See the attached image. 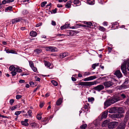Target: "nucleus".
I'll list each match as a JSON object with an SVG mask.
<instances>
[{"mask_svg":"<svg viewBox=\"0 0 129 129\" xmlns=\"http://www.w3.org/2000/svg\"><path fill=\"white\" fill-rule=\"evenodd\" d=\"M118 113L112 115L111 117L113 118H119L123 117L124 116L122 114L124 113V111L123 109L121 107H120L118 110Z\"/></svg>","mask_w":129,"mask_h":129,"instance_id":"nucleus-1","label":"nucleus"},{"mask_svg":"<svg viewBox=\"0 0 129 129\" xmlns=\"http://www.w3.org/2000/svg\"><path fill=\"white\" fill-rule=\"evenodd\" d=\"M96 84V81L89 82H79L78 83V85L88 86L89 87H90L91 86L94 84Z\"/></svg>","mask_w":129,"mask_h":129,"instance_id":"nucleus-2","label":"nucleus"},{"mask_svg":"<svg viewBox=\"0 0 129 129\" xmlns=\"http://www.w3.org/2000/svg\"><path fill=\"white\" fill-rule=\"evenodd\" d=\"M118 122L116 121L112 122L109 123L108 125V127L110 129H113L118 124Z\"/></svg>","mask_w":129,"mask_h":129,"instance_id":"nucleus-3","label":"nucleus"},{"mask_svg":"<svg viewBox=\"0 0 129 129\" xmlns=\"http://www.w3.org/2000/svg\"><path fill=\"white\" fill-rule=\"evenodd\" d=\"M127 63L126 61H124L121 66V69L123 73H125L126 72V65Z\"/></svg>","mask_w":129,"mask_h":129,"instance_id":"nucleus-4","label":"nucleus"},{"mask_svg":"<svg viewBox=\"0 0 129 129\" xmlns=\"http://www.w3.org/2000/svg\"><path fill=\"white\" fill-rule=\"evenodd\" d=\"M114 84L111 81L105 82L103 83V84L105 88H108L112 86Z\"/></svg>","mask_w":129,"mask_h":129,"instance_id":"nucleus-5","label":"nucleus"},{"mask_svg":"<svg viewBox=\"0 0 129 129\" xmlns=\"http://www.w3.org/2000/svg\"><path fill=\"white\" fill-rule=\"evenodd\" d=\"M104 86L102 85H100L95 87L93 89L98 91H100L104 89Z\"/></svg>","mask_w":129,"mask_h":129,"instance_id":"nucleus-6","label":"nucleus"},{"mask_svg":"<svg viewBox=\"0 0 129 129\" xmlns=\"http://www.w3.org/2000/svg\"><path fill=\"white\" fill-rule=\"evenodd\" d=\"M120 98L119 96H117L113 98L110 99L112 104L120 100Z\"/></svg>","mask_w":129,"mask_h":129,"instance_id":"nucleus-7","label":"nucleus"},{"mask_svg":"<svg viewBox=\"0 0 129 129\" xmlns=\"http://www.w3.org/2000/svg\"><path fill=\"white\" fill-rule=\"evenodd\" d=\"M114 74L118 78H120L122 77V74L119 70H117L116 71Z\"/></svg>","mask_w":129,"mask_h":129,"instance_id":"nucleus-8","label":"nucleus"},{"mask_svg":"<svg viewBox=\"0 0 129 129\" xmlns=\"http://www.w3.org/2000/svg\"><path fill=\"white\" fill-rule=\"evenodd\" d=\"M97 78L96 76H91L89 77L84 78L83 80L84 81H88Z\"/></svg>","mask_w":129,"mask_h":129,"instance_id":"nucleus-9","label":"nucleus"},{"mask_svg":"<svg viewBox=\"0 0 129 129\" xmlns=\"http://www.w3.org/2000/svg\"><path fill=\"white\" fill-rule=\"evenodd\" d=\"M46 50L47 51H51L52 52L57 51L56 48L51 46H49L46 47Z\"/></svg>","mask_w":129,"mask_h":129,"instance_id":"nucleus-10","label":"nucleus"},{"mask_svg":"<svg viewBox=\"0 0 129 129\" xmlns=\"http://www.w3.org/2000/svg\"><path fill=\"white\" fill-rule=\"evenodd\" d=\"M22 20V18L21 17H19L17 18H15L12 20V22L13 24L18 22Z\"/></svg>","mask_w":129,"mask_h":129,"instance_id":"nucleus-11","label":"nucleus"},{"mask_svg":"<svg viewBox=\"0 0 129 129\" xmlns=\"http://www.w3.org/2000/svg\"><path fill=\"white\" fill-rule=\"evenodd\" d=\"M118 109V108L115 107L111 108L109 109V112L110 113H112L116 112Z\"/></svg>","mask_w":129,"mask_h":129,"instance_id":"nucleus-12","label":"nucleus"},{"mask_svg":"<svg viewBox=\"0 0 129 129\" xmlns=\"http://www.w3.org/2000/svg\"><path fill=\"white\" fill-rule=\"evenodd\" d=\"M125 127V124L124 123H121L116 128V129H124Z\"/></svg>","mask_w":129,"mask_h":129,"instance_id":"nucleus-13","label":"nucleus"},{"mask_svg":"<svg viewBox=\"0 0 129 129\" xmlns=\"http://www.w3.org/2000/svg\"><path fill=\"white\" fill-rule=\"evenodd\" d=\"M112 104L110 100H107L104 103L105 106L107 107L111 105Z\"/></svg>","mask_w":129,"mask_h":129,"instance_id":"nucleus-14","label":"nucleus"},{"mask_svg":"<svg viewBox=\"0 0 129 129\" xmlns=\"http://www.w3.org/2000/svg\"><path fill=\"white\" fill-rule=\"evenodd\" d=\"M49 121V120L48 119V118L47 117H45L44 118H43L42 119V121L44 122L43 124L44 125H46L47 123Z\"/></svg>","mask_w":129,"mask_h":129,"instance_id":"nucleus-15","label":"nucleus"},{"mask_svg":"<svg viewBox=\"0 0 129 129\" xmlns=\"http://www.w3.org/2000/svg\"><path fill=\"white\" fill-rule=\"evenodd\" d=\"M83 23L84 24H86V27H91V26H93L92 23L89 22L84 21Z\"/></svg>","mask_w":129,"mask_h":129,"instance_id":"nucleus-16","label":"nucleus"},{"mask_svg":"<svg viewBox=\"0 0 129 129\" xmlns=\"http://www.w3.org/2000/svg\"><path fill=\"white\" fill-rule=\"evenodd\" d=\"M45 66L49 68H52V66L51 64L49 62L47 61H45Z\"/></svg>","mask_w":129,"mask_h":129,"instance_id":"nucleus-17","label":"nucleus"},{"mask_svg":"<svg viewBox=\"0 0 129 129\" xmlns=\"http://www.w3.org/2000/svg\"><path fill=\"white\" fill-rule=\"evenodd\" d=\"M70 24L69 23L65 24V25H64L61 27V30H63V29L67 28L69 27Z\"/></svg>","mask_w":129,"mask_h":129,"instance_id":"nucleus-18","label":"nucleus"},{"mask_svg":"<svg viewBox=\"0 0 129 129\" xmlns=\"http://www.w3.org/2000/svg\"><path fill=\"white\" fill-rule=\"evenodd\" d=\"M72 3V2L71 1H68L66 4L65 5V6L66 8H70L71 6V3Z\"/></svg>","mask_w":129,"mask_h":129,"instance_id":"nucleus-19","label":"nucleus"},{"mask_svg":"<svg viewBox=\"0 0 129 129\" xmlns=\"http://www.w3.org/2000/svg\"><path fill=\"white\" fill-rule=\"evenodd\" d=\"M62 99L61 98H60L56 102V104L57 105H60L62 102Z\"/></svg>","mask_w":129,"mask_h":129,"instance_id":"nucleus-20","label":"nucleus"},{"mask_svg":"<svg viewBox=\"0 0 129 129\" xmlns=\"http://www.w3.org/2000/svg\"><path fill=\"white\" fill-rule=\"evenodd\" d=\"M108 114V111H105L102 114V118H106Z\"/></svg>","mask_w":129,"mask_h":129,"instance_id":"nucleus-21","label":"nucleus"},{"mask_svg":"<svg viewBox=\"0 0 129 129\" xmlns=\"http://www.w3.org/2000/svg\"><path fill=\"white\" fill-rule=\"evenodd\" d=\"M37 35V33L35 31H31L30 33V36L33 37H35Z\"/></svg>","mask_w":129,"mask_h":129,"instance_id":"nucleus-22","label":"nucleus"},{"mask_svg":"<svg viewBox=\"0 0 129 129\" xmlns=\"http://www.w3.org/2000/svg\"><path fill=\"white\" fill-rule=\"evenodd\" d=\"M89 105V104L88 103H87L86 105H84V108L85 109V111H88L90 107Z\"/></svg>","mask_w":129,"mask_h":129,"instance_id":"nucleus-23","label":"nucleus"},{"mask_svg":"<svg viewBox=\"0 0 129 129\" xmlns=\"http://www.w3.org/2000/svg\"><path fill=\"white\" fill-rule=\"evenodd\" d=\"M87 4H89L92 5L94 4L93 0H87Z\"/></svg>","mask_w":129,"mask_h":129,"instance_id":"nucleus-24","label":"nucleus"},{"mask_svg":"<svg viewBox=\"0 0 129 129\" xmlns=\"http://www.w3.org/2000/svg\"><path fill=\"white\" fill-rule=\"evenodd\" d=\"M68 54V53L64 52L60 54V56L62 58H64L67 56Z\"/></svg>","mask_w":129,"mask_h":129,"instance_id":"nucleus-25","label":"nucleus"},{"mask_svg":"<svg viewBox=\"0 0 129 129\" xmlns=\"http://www.w3.org/2000/svg\"><path fill=\"white\" fill-rule=\"evenodd\" d=\"M9 69L11 71H15L16 68L14 66H12L9 67Z\"/></svg>","mask_w":129,"mask_h":129,"instance_id":"nucleus-26","label":"nucleus"},{"mask_svg":"<svg viewBox=\"0 0 129 129\" xmlns=\"http://www.w3.org/2000/svg\"><path fill=\"white\" fill-rule=\"evenodd\" d=\"M87 125L86 124H83L80 126V128L81 129H85L87 127Z\"/></svg>","mask_w":129,"mask_h":129,"instance_id":"nucleus-27","label":"nucleus"},{"mask_svg":"<svg viewBox=\"0 0 129 129\" xmlns=\"http://www.w3.org/2000/svg\"><path fill=\"white\" fill-rule=\"evenodd\" d=\"M74 31H69L68 32V36H73L74 34Z\"/></svg>","mask_w":129,"mask_h":129,"instance_id":"nucleus-28","label":"nucleus"},{"mask_svg":"<svg viewBox=\"0 0 129 129\" xmlns=\"http://www.w3.org/2000/svg\"><path fill=\"white\" fill-rule=\"evenodd\" d=\"M21 123L22 125L25 126H27L29 125V124L28 123L24 122L23 121H21Z\"/></svg>","mask_w":129,"mask_h":129,"instance_id":"nucleus-29","label":"nucleus"},{"mask_svg":"<svg viewBox=\"0 0 129 129\" xmlns=\"http://www.w3.org/2000/svg\"><path fill=\"white\" fill-rule=\"evenodd\" d=\"M99 29L100 30L102 31H104L106 30V29L103 27L99 26Z\"/></svg>","mask_w":129,"mask_h":129,"instance_id":"nucleus-30","label":"nucleus"},{"mask_svg":"<svg viewBox=\"0 0 129 129\" xmlns=\"http://www.w3.org/2000/svg\"><path fill=\"white\" fill-rule=\"evenodd\" d=\"M51 82L55 86H56L58 85V84L57 82L54 80L51 81Z\"/></svg>","mask_w":129,"mask_h":129,"instance_id":"nucleus-31","label":"nucleus"},{"mask_svg":"<svg viewBox=\"0 0 129 129\" xmlns=\"http://www.w3.org/2000/svg\"><path fill=\"white\" fill-rule=\"evenodd\" d=\"M15 71H16V72H21L22 71V70L21 69H20L18 67H16Z\"/></svg>","mask_w":129,"mask_h":129,"instance_id":"nucleus-32","label":"nucleus"},{"mask_svg":"<svg viewBox=\"0 0 129 129\" xmlns=\"http://www.w3.org/2000/svg\"><path fill=\"white\" fill-rule=\"evenodd\" d=\"M108 122L107 120H106L104 121L102 123V126H105L106 125V124Z\"/></svg>","mask_w":129,"mask_h":129,"instance_id":"nucleus-33","label":"nucleus"},{"mask_svg":"<svg viewBox=\"0 0 129 129\" xmlns=\"http://www.w3.org/2000/svg\"><path fill=\"white\" fill-rule=\"evenodd\" d=\"M99 64V63H95L93 64L92 65V67L93 69H95L96 67L98 66Z\"/></svg>","mask_w":129,"mask_h":129,"instance_id":"nucleus-34","label":"nucleus"},{"mask_svg":"<svg viewBox=\"0 0 129 129\" xmlns=\"http://www.w3.org/2000/svg\"><path fill=\"white\" fill-rule=\"evenodd\" d=\"M80 2L79 0H74L73 1L74 4L76 5L79 4Z\"/></svg>","mask_w":129,"mask_h":129,"instance_id":"nucleus-35","label":"nucleus"},{"mask_svg":"<svg viewBox=\"0 0 129 129\" xmlns=\"http://www.w3.org/2000/svg\"><path fill=\"white\" fill-rule=\"evenodd\" d=\"M120 100L122 99H124L126 97V95L124 94H120Z\"/></svg>","mask_w":129,"mask_h":129,"instance_id":"nucleus-36","label":"nucleus"},{"mask_svg":"<svg viewBox=\"0 0 129 129\" xmlns=\"http://www.w3.org/2000/svg\"><path fill=\"white\" fill-rule=\"evenodd\" d=\"M47 3V2L46 1L44 2H42L41 5V6L42 7H44L46 4Z\"/></svg>","mask_w":129,"mask_h":129,"instance_id":"nucleus-37","label":"nucleus"},{"mask_svg":"<svg viewBox=\"0 0 129 129\" xmlns=\"http://www.w3.org/2000/svg\"><path fill=\"white\" fill-rule=\"evenodd\" d=\"M12 7H7L6 8L5 11L6 12V11H8L9 10L11 11L12 10Z\"/></svg>","mask_w":129,"mask_h":129,"instance_id":"nucleus-38","label":"nucleus"},{"mask_svg":"<svg viewBox=\"0 0 129 129\" xmlns=\"http://www.w3.org/2000/svg\"><path fill=\"white\" fill-rule=\"evenodd\" d=\"M129 117L126 116H125V117H124V121L125 122V123H125V124H126V122H127V120H128V119L129 118Z\"/></svg>","mask_w":129,"mask_h":129,"instance_id":"nucleus-39","label":"nucleus"},{"mask_svg":"<svg viewBox=\"0 0 129 129\" xmlns=\"http://www.w3.org/2000/svg\"><path fill=\"white\" fill-rule=\"evenodd\" d=\"M41 50L40 49H36L35 50V51L37 53H39L41 52Z\"/></svg>","mask_w":129,"mask_h":129,"instance_id":"nucleus-40","label":"nucleus"},{"mask_svg":"<svg viewBox=\"0 0 129 129\" xmlns=\"http://www.w3.org/2000/svg\"><path fill=\"white\" fill-rule=\"evenodd\" d=\"M94 100V99L92 97L91 98H88V101L89 102H91L93 101Z\"/></svg>","mask_w":129,"mask_h":129,"instance_id":"nucleus-41","label":"nucleus"},{"mask_svg":"<svg viewBox=\"0 0 129 129\" xmlns=\"http://www.w3.org/2000/svg\"><path fill=\"white\" fill-rule=\"evenodd\" d=\"M11 74H12V76H14L17 74V72L15 71H12L11 72Z\"/></svg>","mask_w":129,"mask_h":129,"instance_id":"nucleus-42","label":"nucleus"},{"mask_svg":"<svg viewBox=\"0 0 129 129\" xmlns=\"http://www.w3.org/2000/svg\"><path fill=\"white\" fill-rule=\"evenodd\" d=\"M27 113H28V114L29 115V116L30 117L32 115L31 114L32 113V112L31 110H29L28 112Z\"/></svg>","mask_w":129,"mask_h":129,"instance_id":"nucleus-43","label":"nucleus"},{"mask_svg":"<svg viewBox=\"0 0 129 129\" xmlns=\"http://www.w3.org/2000/svg\"><path fill=\"white\" fill-rule=\"evenodd\" d=\"M29 84L31 87H34V83L33 82H30L29 83Z\"/></svg>","mask_w":129,"mask_h":129,"instance_id":"nucleus-44","label":"nucleus"},{"mask_svg":"<svg viewBox=\"0 0 129 129\" xmlns=\"http://www.w3.org/2000/svg\"><path fill=\"white\" fill-rule=\"evenodd\" d=\"M29 65L31 68L34 66V64L32 61H30L29 62Z\"/></svg>","mask_w":129,"mask_h":129,"instance_id":"nucleus-45","label":"nucleus"},{"mask_svg":"<svg viewBox=\"0 0 129 129\" xmlns=\"http://www.w3.org/2000/svg\"><path fill=\"white\" fill-rule=\"evenodd\" d=\"M28 13V12L26 10H24L22 12L23 15H25Z\"/></svg>","mask_w":129,"mask_h":129,"instance_id":"nucleus-46","label":"nucleus"},{"mask_svg":"<svg viewBox=\"0 0 129 129\" xmlns=\"http://www.w3.org/2000/svg\"><path fill=\"white\" fill-rule=\"evenodd\" d=\"M31 68L33 70V71L34 72H36L37 71V69L35 67H34V66L33 67Z\"/></svg>","mask_w":129,"mask_h":129,"instance_id":"nucleus-47","label":"nucleus"},{"mask_svg":"<svg viewBox=\"0 0 129 129\" xmlns=\"http://www.w3.org/2000/svg\"><path fill=\"white\" fill-rule=\"evenodd\" d=\"M22 97V96L20 95H17L16 96V98L18 100L21 98Z\"/></svg>","mask_w":129,"mask_h":129,"instance_id":"nucleus-48","label":"nucleus"},{"mask_svg":"<svg viewBox=\"0 0 129 129\" xmlns=\"http://www.w3.org/2000/svg\"><path fill=\"white\" fill-rule=\"evenodd\" d=\"M91 72H85V73H84V75L85 76H88L90 74H91Z\"/></svg>","mask_w":129,"mask_h":129,"instance_id":"nucleus-49","label":"nucleus"},{"mask_svg":"<svg viewBox=\"0 0 129 129\" xmlns=\"http://www.w3.org/2000/svg\"><path fill=\"white\" fill-rule=\"evenodd\" d=\"M21 113L20 111H17L15 113V115H18Z\"/></svg>","mask_w":129,"mask_h":129,"instance_id":"nucleus-50","label":"nucleus"},{"mask_svg":"<svg viewBox=\"0 0 129 129\" xmlns=\"http://www.w3.org/2000/svg\"><path fill=\"white\" fill-rule=\"evenodd\" d=\"M16 108H17V107H16V106H13L10 109L11 110L13 111V110H15Z\"/></svg>","mask_w":129,"mask_h":129,"instance_id":"nucleus-51","label":"nucleus"},{"mask_svg":"<svg viewBox=\"0 0 129 129\" xmlns=\"http://www.w3.org/2000/svg\"><path fill=\"white\" fill-rule=\"evenodd\" d=\"M37 118L38 120H40L42 118V117L41 116H40L39 115H37Z\"/></svg>","mask_w":129,"mask_h":129,"instance_id":"nucleus-52","label":"nucleus"},{"mask_svg":"<svg viewBox=\"0 0 129 129\" xmlns=\"http://www.w3.org/2000/svg\"><path fill=\"white\" fill-rule=\"evenodd\" d=\"M125 116H126L129 117V109L126 112Z\"/></svg>","mask_w":129,"mask_h":129,"instance_id":"nucleus-53","label":"nucleus"},{"mask_svg":"<svg viewBox=\"0 0 129 129\" xmlns=\"http://www.w3.org/2000/svg\"><path fill=\"white\" fill-rule=\"evenodd\" d=\"M128 80L127 79H125V80L124 83V84H126L128 83Z\"/></svg>","mask_w":129,"mask_h":129,"instance_id":"nucleus-54","label":"nucleus"},{"mask_svg":"<svg viewBox=\"0 0 129 129\" xmlns=\"http://www.w3.org/2000/svg\"><path fill=\"white\" fill-rule=\"evenodd\" d=\"M51 24L52 25L55 26L56 25V22L54 21H51Z\"/></svg>","mask_w":129,"mask_h":129,"instance_id":"nucleus-55","label":"nucleus"},{"mask_svg":"<svg viewBox=\"0 0 129 129\" xmlns=\"http://www.w3.org/2000/svg\"><path fill=\"white\" fill-rule=\"evenodd\" d=\"M14 100L13 99H11L10 101V104L12 105L13 103L14 102Z\"/></svg>","mask_w":129,"mask_h":129,"instance_id":"nucleus-56","label":"nucleus"},{"mask_svg":"<svg viewBox=\"0 0 129 129\" xmlns=\"http://www.w3.org/2000/svg\"><path fill=\"white\" fill-rule=\"evenodd\" d=\"M44 103H40V108H42L43 106Z\"/></svg>","mask_w":129,"mask_h":129,"instance_id":"nucleus-57","label":"nucleus"},{"mask_svg":"<svg viewBox=\"0 0 129 129\" xmlns=\"http://www.w3.org/2000/svg\"><path fill=\"white\" fill-rule=\"evenodd\" d=\"M6 0H4L2 1V4H6Z\"/></svg>","mask_w":129,"mask_h":129,"instance_id":"nucleus-58","label":"nucleus"},{"mask_svg":"<svg viewBox=\"0 0 129 129\" xmlns=\"http://www.w3.org/2000/svg\"><path fill=\"white\" fill-rule=\"evenodd\" d=\"M10 53H15V51L13 50H10Z\"/></svg>","mask_w":129,"mask_h":129,"instance_id":"nucleus-59","label":"nucleus"},{"mask_svg":"<svg viewBox=\"0 0 129 129\" xmlns=\"http://www.w3.org/2000/svg\"><path fill=\"white\" fill-rule=\"evenodd\" d=\"M19 82L20 83H22L25 82V80H20L19 81Z\"/></svg>","mask_w":129,"mask_h":129,"instance_id":"nucleus-60","label":"nucleus"},{"mask_svg":"<svg viewBox=\"0 0 129 129\" xmlns=\"http://www.w3.org/2000/svg\"><path fill=\"white\" fill-rule=\"evenodd\" d=\"M103 25L104 26H107L108 25V23L106 22H104L103 23Z\"/></svg>","mask_w":129,"mask_h":129,"instance_id":"nucleus-61","label":"nucleus"},{"mask_svg":"<svg viewBox=\"0 0 129 129\" xmlns=\"http://www.w3.org/2000/svg\"><path fill=\"white\" fill-rule=\"evenodd\" d=\"M127 62V69L128 71H129V61H126Z\"/></svg>","mask_w":129,"mask_h":129,"instance_id":"nucleus-62","label":"nucleus"},{"mask_svg":"<svg viewBox=\"0 0 129 129\" xmlns=\"http://www.w3.org/2000/svg\"><path fill=\"white\" fill-rule=\"evenodd\" d=\"M72 80L73 81H76V79L74 77H72Z\"/></svg>","mask_w":129,"mask_h":129,"instance_id":"nucleus-63","label":"nucleus"},{"mask_svg":"<svg viewBox=\"0 0 129 129\" xmlns=\"http://www.w3.org/2000/svg\"><path fill=\"white\" fill-rule=\"evenodd\" d=\"M39 88V86H38L37 87V88H35V89H34V90L33 91V92H35L36 91V90H37V89H38V88Z\"/></svg>","mask_w":129,"mask_h":129,"instance_id":"nucleus-64","label":"nucleus"}]
</instances>
